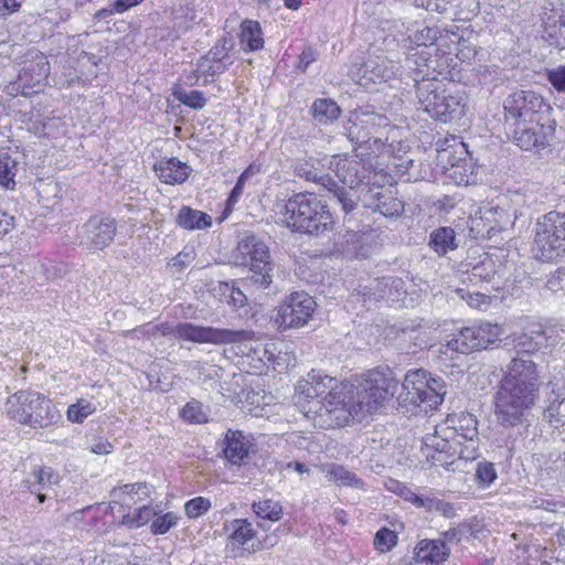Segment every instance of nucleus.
<instances>
[{
  "instance_id": "nucleus-48",
  "label": "nucleus",
  "mask_w": 565,
  "mask_h": 565,
  "mask_svg": "<svg viewBox=\"0 0 565 565\" xmlns=\"http://www.w3.org/2000/svg\"><path fill=\"white\" fill-rule=\"evenodd\" d=\"M220 291L228 305L235 308H241L246 305L247 297L234 282H221Z\"/></svg>"
},
{
  "instance_id": "nucleus-15",
  "label": "nucleus",
  "mask_w": 565,
  "mask_h": 565,
  "mask_svg": "<svg viewBox=\"0 0 565 565\" xmlns=\"http://www.w3.org/2000/svg\"><path fill=\"white\" fill-rule=\"evenodd\" d=\"M504 110L508 114V120H512L509 122L508 136L520 149L530 150V124L526 119L530 107L526 92L518 90L509 95L504 102Z\"/></svg>"
},
{
  "instance_id": "nucleus-57",
  "label": "nucleus",
  "mask_w": 565,
  "mask_h": 565,
  "mask_svg": "<svg viewBox=\"0 0 565 565\" xmlns=\"http://www.w3.org/2000/svg\"><path fill=\"white\" fill-rule=\"evenodd\" d=\"M440 36V31L436 26H423L422 29H417L414 33L413 41L418 46H428L434 44V42Z\"/></svg>"
},
{
  "instance_id": "nucleus-50",
  "label": "nucleus",
  "mask_w": 565,
  "mask_h": 565,
  "mask_svg": "<svg viewBox=\"0 0 565 565\" xmlns=\"http://www.w3.org/2000/svg\"><path fill=\"white\" fill-rule=\"evenodd\" d=\"M310 379H312L313 386L319 399H322V397L328 393V391L333 390V387L338 386L341 383L338 382L334 377H331L316 370H312L310 372Z\"/></svg>"
},
{
  "instance_id": "nucleus-46",
  "label": "nucleus",
  "mask_w": 565,
  "mask_h": 565,
  "mask_svg": "<svg viewBox=\"0 0 565 565\" xmlns=\"http://www.w3.org/2000/svg\"><path fill=\"white\" fill-rule=\"evenodd\" d=\"M173 96L181 104L192 109H202L206 105V98L201 90H185L183 88H177L173 92Z\"/></svg>"
},
{
  "instance_id": "nucleus-38",
  "label": "nucleus",
  "mask_w": 565,
  "mask_h": 565,
  "mask_svg": "<svg viewBox=\"0 0 565 565\" xmlns=\"http://www.w3.org/2000/svg\"><path fill=\"white\" fill-rule=\"evenodd\" d=\"M372 198L376 201L372 206L374 211L380 212L384 216H397L404 210V204L401 200L393 198L391 194L376 191L372 194Z\"/></svg>"
},
{
  "instance_id": "nucleus-47",
  "label": "nucleus",
  "mask_w": 565,
  "mask_h": 565,
  "mask_svg": "<svg viewBox=\"0 0 565 565\" xmlns=\"http://www.w3.org/2000/svg\"><path fill=\"white\" fill-rule=\"evenodd\" d=\"M180 516L174 512H167L162 515H156L151 522L150 531L153 535H162L174 527Z\"/></svg>"
},
{
  "instance_id": "nucleus-5",
  "label": "nucleus",
  "mask_w": 565,
  "mask_h": 565,
  "mask_svg": "<svg viewBox=\"0 0 565 565\" xmlns=\"http://www.w3.org/2000/svg\"><path fill=\"white\" fill-rule=\"evenodd\" d=\"M418 104L431 118L441 122L461 119L466 114V97L461 93L447 94L436 77L414 78Z\"/></svg>"
},
{
  "instance_id": "nucleus-3",
  "label": "nucleus",
  "mask_w": 565,
  "mask_h": 565,
  "mask_svg": "<svg viewBox=\"0 0 565 565\" xmlns=\"http://www.w3.org/2000/svg\"><path fill=\"white\" fill-rule=\"evenodd\" d=\"M7 415L22 425L32 428H47L57 424L62 416L54 403L44 394L21 390L8 397Z\"/></svg>"
},
{
  "instance_id": "nucleus-39",
  "label": "nucleus",
  "mask_w": 565,
  "mask_h": 565,
  "mask_svg": "<svg viewBox=\"0 0 565 565\" xmlns=\"http://www.w3.org/2000/svg\"><path fill=\"white\" fill-rule=\"evenodd\" d=\"M427 382V393L425 394V397H423V406H425V412L428 409H434L440 405L446 394L445 382L441 377H431L430 373L428 372Z\"/></svg>"
},
{
  "instance_id": "nucleus-51",
  "label": "nucleus",
  "mask_w": 565,
  "mask_h": 565,
  "mask_svg": "<svg viewBox=\"0 0 565 565\" xmlns=\"http://www.w3.org/2000/svg\"><path fill=\"white\" fill-rule=\"evenodd\" d=\"M17 162L10 156L0 157V184L7 189L13 188Z\"/></svg>"
},
{
  "instance_id": "nucleus-42",
  "label": "nucleus",
  "mask_w": 565,
  "mask_h": 565,
  "mask_svg": "<svg viewBox=\"0 0 565 565\" xmlns=\"http://www.w3.org/2000/svg\"><path fill=\"white\" fill-rule=\"evenodd\" d=\"M231 540L234 544L245 545L248 541L255 537L256 531L252 523L246 519H235L231 522Z\"/></svg>"
},
{
  "instance_id": "nucleus-23",
  "label": "nucleus",
  "mask_w": 565,
  "mask_h": 565,
  "mask_svg": "<svg viewBox=\"0 0 565 565\" xmlns=\"http://www.w3.org/2000/svg\"><path fill=\"white\" fill-rule=\"evenodd\" d=\"M466 145L452 137V145L438 149V161L457 183L468 182Z\"/></svg>"
},
{
  "instance_id": "nucleus-27",
  "label": "nucleus",
  "mask_w": 565,
  "mask_h": 565,
  "mask_svg": "<svg viewBox=\"0 0 565 565\" xmlns=\"http://www.w3.org/2000/svg\"><path fill=\"white\" fill-rule=\"evenodd\" d=\"M223 452L232 465H243L249 457L252 441L242 430L228 429L224 438Z\"/></svg>"
},
{
  "instance_id": "nucleus-36",
  "label": "nucleus",
  "mask_w": 565,
  "mask_h": 565,
  "mask_svg": "<svg viewBox=\"0 0 565 565\" xmlns=\"http://www.w3.org/2000/svg\"><path fill=\"white\" fill-rule=\"evenodd\" d=\"M311 113L316 121L328 125L339 118L341 109L332 99L320 98L312 104Z\"/></svg>"
},
{
  "instance_id": "nucleus-18",
  "label": "nucleus",
  "mask_w": 565,
  "mask_h": 565,
  "mask_svg": "<svg viewBox=\"0 0 565 565\" xmlns=\"http://www.w3.org/2000/svg\"><path fill=\"white\" fill-rule=\"evenodd\" d=\"M316 309L315 299L305 291L286 297L278 310V320L285 328L305 326Z\"/></svg>"
},
{
  "instance_id": "nucleus-20",
  "label": "nucleus",
  "mask_w": 565,
  "mask_h": 565,
  "mask_svg": "<svg viewBox=\"0 0 565 565\" xmlns=\"http://www.w3.org/2000/svg\"><path fill=\"white\" fill-rule=\"evenodd\" d=\"M329 169L335 173L337 178L342 182V186L353 191L360 199L358 188L363 184L367 177V170L361 161L337 154L330 159Z\"/></svg>"
},
{
  "instance_id": "nucleus-22",
  "label": "nucleus",
  "mask_w": 565,
  "mask_h": 565,
  "mask_svg": "<svg viewBox=\"0 0 565 565\" xmlns=\"http://www.w3.org/2000/svg\"><path fill=\"white\" fill-rule=\"evenodd\" d=\"M352 78L365 88L372 84L386 83L393 78L395 72L391 62L385 58L367 60L351 70Z\"/></svg>"
},
{
  "instance_id": "nucleus-26",
  "label": "nucleus",
  "mask_w": 565,
  "mask_h": 565,
  "mask_svg": "<svg viewBox=\"0 0 565 565\" xmlns=\"http://www.w3.org/2000/svg\"><path fill=\"white\" fill-rule=\"evenodd\" d=\"M60 481V473L52 467L39 466L33 469L24 483L31 493L36 494L39 503H43L46 499V494L43 493V491L52 489V487L58 484Z\"/></svg>"
},
{
  "instance_id": "nucleus-55",
  "label": "nucleus",
  "mask_w": 565,
  "mask_h": 565,
  "mask_svg": "<svg viewBox=\"0 0 565 565\" xmlns=\"http://www.w3.org/2000/svg\"><path fill=\"white\" fill-rule=\"evenodd\" d=\"M330 475L333 477L335 481H339L343 486H349L353 488H362L364 482L358 478L354 472L349 471L343 466H334L330 470Z\"/></svg>"
},
{
  "instance_id": "nucleus-28",
  "label": "nucleus",
  "mask_w": 565,
  "mask_h": 565,
  "mask_svg": "<svg viewBox=\"0 0 565 565\" xmlns=\"http://www.w3.org/2000/svg\"><path fill=\"white\" fill-rule=\"evenodd\" d=\"M153 171L166 184H181L186 181L192 169L178 158H162L153 164Z\"/></svg>"
},
{
  "instance_id": "nucleus-45",
  "label": "nucleus",
  "mask_w": 565,
  "mask_h": 565,
  "mask_svg": "<svg viewBox=\"0 0 565 565\" xmlns=\"http://www.w3.org/2000/svg\"><path fill=\"white\" fill-rule=\"evenodd\" d=\"M96 407L89 401L79 398L68 406L66 416L72 423L82 424L89 415L95 413Z\"/></svg>"
},
{
  "instance_id": "nucleus-60",
  "label": "nucleus",
  "mask_w": 565,
  "mask_h": 565,
  "mask_svg": "<svg viewBox=\"0 0 565 565\" xmlns=\"http://www.w3.org/2000/svg\"><path fill=\"white\" fill-rule=\"evenodd\" d=\"M546 78L551 85L558 92L565 93V65H559L556 68L546 70Z\"/></svg>"
},
{
  "instance_id": "nucleus-30",
  "label": "nucleus",
  "mask_w": 565,
  "mask_h": 565,
  "mask_svg": "<svg viewBox=\"0 0 565 565\" xmlns=\"http://www.w3.org/2000/svg\"><path fill=\"white\" fill-rule=\"evenodd\" d=\"M403 285L402 279L396 277H382L374 279L370 285L360 287L359 294L364 300L384 299L392 296V289H398Z\"/></svg>"
},
{
  "instance_id": "nucleus-61",
  "label": "nucleus",
  "mask_w": 565,
  "mask_h": 565,
  "mask_svg": "<svg viewBox=\"0 0 565 565\" xmlns=\"http://www.w3.org/2000/svg\"><path fill=\"white\" fill-rule=\"evenodd\" d=\"M545 288L551 292H557L565 288V268L555 271L545 282Z\"/></svg>"
},
{
  "instance_id": "nucleus-21",
  "label": "nucleus",
  "mask_w": 565,
  "mask_h": 565,
  "mask_svg": "<svg viewBox=\"0 0 565 565\" xmlns=\"http://www.w3.org/2000/svg\"><path fill=\"white\" fill-rule=\"evenodd\" d=\"M562 4V0H545L543 6L542 19L545 23L543 38L555 47L565 45V9H558Z\"/></svg>"
},
{
  "instance_id": "nucleus-32",
  "label": "nucleus",
  "mask_w": 565,
  "mask_h": 565,
  "mask_svg": "<svg viewBox=\"0 0 565 565\" xmlns=\"http://www.w3.org/2000/svg\"><path fill=\"white\" fill-rule=\"evenodd\" d=\"M429 247L439 256L458 248L456 232L452 227L441 226L434 230L429 235Z\"/></svg>"
},
{
  "instance_id": "nucleus-34",
  "label": "nucleus",
  "mask_w": 565,
  "mask_h": 565,
  "mask_svg": "<svg viewBox=\"0 0 565 565\" xmlns=\"http://www.w3.org/2000/svg\"><path fill=\"white\" fill-rule=\"evenodd\" d=\"M557 341L558 334L555 327L532 323V353L547 350L554 347Z\"/></svg>"
},
{
  "instance_id": "nucleus-58",
  "label": "nucleus",
  "mask_w": 565,
  "mask_h": 565,
  "mask_svg": "<svg viewBox=\"0 0 565 565\" xmlns=\"http://www.w3.org/2000/svg\"><path fill=\"white\" fill-rule=\"evenodd\" d=\"M476 478L482 487L491 484L497 479V471L493 463L483 461L477 465Z\"/></svg>"
},
{
  "instance_id": "nucleus-56",
  "label": "nucleus",
  "mask_w": 565,
  "mask_h": 565,
  "mask_svg": "<svg viewBox=\"0 0 565 565\" xmlns=\"http://www.w3.org/2000/svg\"><path fill=\"white\" fill-rule=\"evenodd\" d=\"M396 543L397 535L387 527H382L374 536V546L380 552H388Z\"/></svg>"
},
{
  "instance_id": "nucleus-7",
  "label": "nucleus",
  "mask_w": 565,
  "mask_h": 565,
  "mask_svg": "<svg viewBox=\"0 0 565 565\" xmlns=\"http://www.w3.org/2000/svg\"><path fill=\"white\" fill-rule=\"evenodd\" d=\"M397 388L398 381L390 367L370 371L361 384V390L358 391L356 412L374 413L384 401L394 396Z\"/></svg>"
},
{
  "instance_id": "nucleus-54",
  "label": "nucleus",
  "mask_w": 565,
  "mask_h": 565,
  "mask_svg": "<svg viewBox=\"0 0 565 565\" xmlns=\"http://www.w3.org/2000/svg\"><path fill=\"white\" fill-rule=\"evenodd\" d=\"M212 504L207 498L204 497H195L184 504V512L190 519H198L205 514Z\"/></svg>"
},
{
  "instance_id": "nucleus-63",
  "label": "nucleus",
  "mask_w": 565,
  "mask_h": 565,
  "mask_svg": "<svg viewBox=\"0 0 565 565\" xmlns=\"http://www.w3.org/2000/svg\"><path fill=\"white\" fill-rule=\"evenodd\" d=\"M529 285L530 278L525 275V273H523L521 277L518 275L511 282L510 292L513 297L519 298L522 294H524V289H526Z\"/></svg>"
},
{
  "instance_id": "nucleus-31",
  "label": "nucleus",
  "mask_w": 565,
  "mask_h": 565,
  "mask_svg": "<svg viewBox=\"0 0 565 565\" xmlns=\"http://www.w3.org/2000/svg\"><path fill=\"white\" fill-rule=\"evenodd\" d=\"M242 331L246 333V337L233 344H238L237 350L242 358L245 359L244 363H247L255 370H260L265 365V356L268 353V349L260 343L250 342L249 332Z\"/></svg>"
},
{
  "instance_id": "nucleus-2",
  "label": "nucleus",
  "mask_w": 565,
  "mask_h": 565,
  "mask_svg": "<svg viewBox=\"0 0 565 565\" xmlns=\"http://www.w3.org/2000/svg\"><path fill=\"white\" fill-rule=\"evenodd\" d=\"M286 227L294 233L319 237L334 227L329 206L312 192L291 195L281 210Z\"/></svg>"
},
{
  "instance_id": "nucleus-25",
  "label": "nucleus",
  "mask_w": 565,
  "mask_h": 565,
  "mask_svg": "<svg viewBox=\"0 0 565 565\" xmlns=\"http://www.w3.org/2000/svg\"><path fill=\"white\" fill-rule=\"evenodd\" d=\"M427 376L428 372L423 369L411 370L405 374L402 384L403 392L401 393L404 402L418 407L423 406V397L427 393Z\"/></svg>"
},
{
  "instance_id": "nucleus-53",
  "label": "nucleus",
  "mask_w": 565,
  "mask_h": 565,
  "mask_svg": "<svg viewBox=\"0 0 565 565\" xmlns=\"http://www.w3.org/2000/svg\"><path fill=\"white\" fill-rule=\"evenodd\" d=\"M227 68V66L211 62L209 58H200L196 63L195 74H193V77L195 81H198L200 76L214 77L224 73Z\"/></svg>"
},
{
  "instance_id": "nucleus-64",
  "label": "nucleus",
  "mask_w": 565,
  "mask_h": 565,
  "mask_svg": "<svg viewBox=\"0 0 565 565\" xmlns=\"http://www.w3.org/2000/svg\"><path fill=\"white\" fill-rule=\"evenodd\" d=\"M318 53L311 46H306L298 58L297 67L306 71L307 67L317 60Z\"/></svg>"
},
{
  "instance_id": "nucleus-17",
  "label": "nucleus",
  "mask_w": 565,
  "mask_h": 565,
  "mask_svg": "<svg viewBox=\"0 0 565 565\" xmlns=\"http://www.w3.org/2000/svg\"><path fill=\"white\" fill-rule=\"evenodd\" d=\"M117 233V222L105 214L90 216L81 227L78 237L81 244L102 250L114 241Z\"/></svg>"
},
{
  "instance_id": "nucleus-16",
  "label": "nucleus",
  "mask_w": 565,
  "mask_h": 565,
  "mask_svg": "<svg viewBox=\"0 0 565 565\" xmlns=\"http://www.w3.org/2000/svg\"><path fill=\"white\" fill-rule=\"evenodd\" d=\"M510 222V215L504 209L498 205H484L471 218L470 233L476 239L500 243L498 236L507 228Z\"/></svg>"
},
{
  "instance_id": "nucleus-37",
  "label": "nucleus",
  "mask_w": 565,
  "mask_h": 565,
  "mask_svg": "<svg viewBox=\"0 0 565 565\" xmlns=\"http://www.w3.org/2000/svg\"><path fill=\"white\" fill-rule=\"evenodd\" d=\"M241 42L249 51H257L263 47L262 28L257 21L245 20L242 22Z\"/></svg>"
},
{
  "instance_id": "nucleus-35",
  "label": "nucleus",
  "mask_w": 565,
  "mask_h": 565,
  "mask_svg": "<svg viewBox=\"0 0 565 565\" xmlns=\"http://www.w3.org/2000/svg\"><path fill=\"white\" fill-rule=\"evenodd\" d=\"M315 401H319V397L316 393L312 379H310V373H308L307 377L299 380L296 385L295 403L306 416H309L310 413H307L306 409H308L310 405H313Z\"/></svg>"
},
{
  "instance_id": "nucleus-59",
  "label": "nucleus",
  "mask_w": 565,
  "mask_h": 565,
  "mask_svg": "<svg viewBox=\"0 0 565 565\" xmlns=\"http://www.w3.org/2000/svg\"><path fill=\"white\" fill-rule=\"evenodd\" d=\"M25 72H30L36 76V82L40 83L42 79H45L50 74V64L45 56L41 55L35 58V61L31 62L30 66L25 70Z\"/></svg>"
},
{
  "instance_id": "nucleus-62",
  "label": "nucleus",
  "mask_w": 565,
  "mask_h": 565,
  "mask_svg": "<svg viewBox=\"0 0 565 565\" xmlns=\"http://www.w3.org/2000/svg\"><path fill=\"white\" fill-rule=\"evenodd\" d=\"M396 491H398V493L402 498H404L406 501L412 502L417 508H422L424 500L426 498V497L416 494L409 488H407L401 483H396Z\"/></svg>"
},
{
  "instance_id": "nucleus-12",
  "label": "nucleus",
  "mask_w": 565,
  "mask_h": 565,
  "mask_svg": "<svg viewBox=\"0 0 565 565\" xmlns=\"http://www.w3.org/2000/svg\"><path fill=\"white\" fill-rule=\"evenodd\" d=\"M552 107L541 96L532 93V148L544 158L552 153L556 121L551 116Z\"/></svg>"
},
{
  "instance_id": "nucleus-13",
  "label": "nucleus",
  "mask_w": 565,
  "mask_h": 565,
  "mask_svg": "<svg viewBox=\"0 0 565 565\" xmlns=\"http://www.w3.org/2000/svg\"><path fill=\"white\" fill-rule=\"evenodd\" d=\"M501 328L498 324L482 322L478 326L462 328L447 341L446 348L458 353H470L487 349L499 340Z\"/></svg>"
},
{
  "instance_id": "nucleus-6",
  "label": "nucleus",
  "mask_w": 565,
  "mask_h": 565,
  "mask_svg": "<svg viewBox=\"0 0 565 565\" xmlns=\"http://www.w3.org/2000/svg\"><path fill=\"white\" fill-rule=\"evenodd\" d=\"M156 330L158 331V334L160 333L164 337L172 335L177 339L214 345L238 342L246 337V333L243 331L196 326L191 322H180L177 324L163 322L156 324Z\"/></svg>"
},
{
  "instance_id": "nucleus-41",
  "label": "nucleus",
  "mask_w": 565,
  "mask_h": 565,
  "mask_svg": "<svg viewBox=\"0 0 565 565\" xmlns=\"http://www.w3.org/2000/svg\"><path fill=\"white\" fill-rule=\"evenodd\" d=\"M156 515L157 510L153 507L143 505L136 509L132 513L122 515L120 523L129 529H137L153 520Z\"/></svg>"
},
{
  "instance_id": "nucleus-49",
  "label": "nucleus",
  "mask_w": 565,
  "mask_h": 565,
  "mask_svg": "<svg viewBox=\"0 0 565 565\" xmlns=\"http://www.w3.org/2000/svg\"><path fill=\"white\" fill-rule=\"evenodd\" d=\"M422 508L428 512H438L447 519H452L456 515V508L452 503L436 497H426Z\"/></svg>"
},
{
  "instance_id": "nucleus-33",
  "label": "nucleus",
  "mask_w": 565,
  "mask_h": 565,
  "mask_svg": "<svg viewBox=\"0 0 565 565\" xmlns=\"http://www.w3.org/2000/svg\"><path fill=\"white\" fill-rule=\"evenodd\" d=\"M175 223L188 231L204 230L212 225V217L205 212L182 206L179 210Z\"/></svg>"
},
{
  "instance_id": "nucleus-11",
  "label": "nucleus",
  "mask_w": 565,
  "mask_h": 565,
  "mask_svg": "<svg viewBox=\"0 0 565 565\" xmlns=\"http://www.w3.org/2000/svg\"><path fill=\"white\" fill-rule=\"evenodd\" d=\"M390 127L386 116L376 113L354 114L344 125L349 140L356 146L383 143V131Z\"/></svg>"
},
{
  "instance_id": "nucleus-1",
  "label": "nucleus",
  "mask_w": 565,
  "mask_h": 565,
  "mask_svg": "<svg viewBox=\"0 0 565 565\" xmlns=\"http://www.w3.org/2000/svg\"><path fill=\"white\" fill-rule=\"evenodd\" d=\"M525 345L515 347L516 355L494 395V414L503 426L522 424L530 413V351Z\"/></svg>"
},
{
  "instance_id": "nucleus-4",
  "label": "nucleus",
  "mask_w": 565,
  "mask_h": 565,
  "mask_svg": "<svg viewBox=\"0 0 565 565\" xmlns=\"http://www.w3.org/2000/svg\"><path fill=\"white\" fill-rule=\"evenodd\" d=\"M235 258L239 265L248 267V274L242 279L244 286L259 289L270 286L274 264L268 246L258 235L252 232L243 233L236 246Z\"/></svg>"
},
{
  "instance_id": "nucleus-14",
  "label": "nucleus",
  "mask_w": 565,
  "mask_h": 565,
  "mask_svg": "<svg viewBox=\"0 0 565 565\" xmlns=\"http://www.w3.org/2000/svg\"><path fill=\"white\" fill-rule=\"evenodd\" d=\"M295 173L299 178L320 184L329 193L330 200L337 202L345 214L356 207L359 198L353 191L339 185L329 174H321L309 161L298 162L295 166Z\"/></svg>"
},
{
  "instance_id": "nucleus-40",
  "label": "nucleus",
  "mask_w": 565,
  "mask_h": 565,
  "mask_svg": "<svg viewBox=\"0 0 565 565\" xmlns=\"http://www.w3.org/2000/svg\"><path fill=\"white\" fill-rule=\"evenodd\" d=\"M253 512L260 519L277 522L282 518V507L278 501L265 499L252 504Z\"/></svg>"
},
{
  "instance_id": "nucleus-10",
  "label": "nucleus",
  "mask_w": 565,
  "mask_h": 565,
  "mask_svg": "<svg viewBox=\"0 0 565 565\" xmlns=\"http://www.w3.org/2000/svg\"><path fill=\"white\" fill-rule=\"evenodd\" d=\"M425 456L431 465L450 469L457 460H472L478 452L472 447L459 443L458 438H451L447 433L444 437L427 436L424 439Z\"/></svg>"
},
{
  "instance_id": "nucleus-44",
  "label": "nucleus",
  "mask_w": 565,
  "mask_h": 565,
  "mask_svg": "<svg viewBox=\"0 0 565 565\" xmlns=\"http://www.w3.org/2000/svg\"><path fill=\"white\" fill-rule=\"evenodd\" d=\"M231 49V41L223 38L217 41V43L207 52V54L201 58H209L211 62L220 63L230 67V65L233 64V60L230 55Z\"/></svg>"
},
{
  "instance_id": "nucleus-29",
  "label": "nucleus",
  "mask_w": 565,
  "mask_h": 565,
  "mask_svg": "<svg viewBox=\"0 0 565 565\" xmlns=\"http://www.w3.org/2000/svg\"><path fill=\"white\" fill-rule=\"evenodd\" d=\"M450 548L446 546L445 541L440 540H422L416 548L415 555L417 561L439 565L447 559Z\"/></svg>"
},
{
  "instance_id": "nucleus-52",
  "label": "nucleus",
  "mask_w": 565,
  "mask_h": 565,
  "mask_svg": "<svg viewBox=\"0 0 565 565\" xmlns=\"http://www.w3.org/2000/svg\"><path fill=\"white\" fill-rule=\"evenodd\" d=\"M128 494L130 497L137 495L138 500L146 499L151 493V487L146 482L128 483L119 488H114L111 495L119 498V494Z\"/></svg>"
},
{
  "instance_id": "nucleus-19",
  "label": "nucleus",
  "mask_w": 565,
  "mask_h": 565,
  "mask_svg": "<svg viewBox=\"0 0 565 565\" xmlns=\"http://www.w3.org/2000/svg\"><path fill=\"white\" fill-rule=\"evenodd\" d=\"M537 396L543 395L547 398V406L544 409V419L552 426L558 427L565 425V381L561 377H554L547 383H540L536 387Z\"/></svg>"
},
{
  "instance_id": "nucleus-8",
  "label": "nucleus",
  "mask_w": 565,
  "mask_h": 565,
  "mask_svg": "<svg viewBox=\"0 0 565 565\" xmlns=\"http://www.w3.org/2000/svg\"><path fill=\"white\" fill-rule=\"evenodd\" d=\"M352 387L351 384L341 382L333 390L328 391L322 399L315 401L313 405H310L306 412L321 418L328 416L330 425L340 426L345 424L351 416L361 413L356 412L359 409L358 401L353 402Z\"/></svg>"
},
{
  "instance_id": "nucleus-9",
  "label": "nucleus",
  "mask_w": 565,
  "mask_h": 565,
  "mask_svg": "<svg viewBox=\"0 0 565 565\" xmlns=\"http://www.w3.org/2000/svg\"><path fill=\"white\" fill-rule=\"evenodd\" d=\"M535 244L539 248L535 258L541 260H550L565 252V216L552 211L537 218Z\"/></svg>"
},
{
  "instance_id": "nucleus-24",
  "label": "nucleus",
  "mask_w": 565,
  "mask_h": 565,
  "mask_svg": "<svg viewBox=\"0 0 565 565\" xmlns=\"http://www.w3.org/2000/svg\"><path fill=\"white\" fill-rule=\"evenodd\" d=\"M447 424L444 434L447 433L451 438H458L460 444L472 447L478 452V422L475 415L470 413L452 415L447 419Z\"/></svg>"
},
{
  "instance_id": "nucleus-43",
  "label": "nucleus",
  "mask_w": 565,
  "mask_h": 565,
  "mask_svg": "<svg viewBox=\"0 0 565 565\" xmlns=\"http://www.w3.org/2000/svg\"><path fill=\"white\" fill-rule=\"evenodd\" d=\"M499 267L492 256L483 254L477 264L471 265V275L481 280L490 281L498 273Z\"/></svg>"
}]
</instances>
